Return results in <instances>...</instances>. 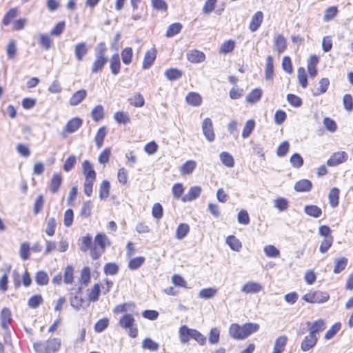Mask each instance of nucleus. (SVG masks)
<instances>
[{
	"mask_svg": "<svg viewBox=\"0 0 353 353\" xmlns=\"http://www.w3.org/2000/svg\"><path fill=\"white\" fill-rule=\"evenodd\" d=\"M62 183V176L60 173H54L50 183V190L54 194L58 192Z\"/></svg>",
	"mask_w": 353,
	"mask_h": 353,
	"instance_id": "nucleus-21",
	"label": "nucleus"
},
{
	"mask_svg": "<svg viewBox=\"0 0 353 353\" xmlns=\"http://www.w3.org/2000/svg\"><path fill=\"white\" fill-rule=\"evenodd\" d=\"M312 188V183L307 179H301L294 185V190L296 192H309Z\"/></svg>",
	"mask_w": 353,
	"mask_h": 353,
	"instance_id": "nucleus-22",
	"label": "nucleus"
},
{
	"mask_svg": "<svg viewBox=\"0 0 353 353\" xmlns=\"http://www.w3.org/2000/svg\"><path fill=\"white\" fill-rule=\"evenodd\" d=\"M304 212L310 216L319 218L322 214L321 209L315 205H307L304 207Z\"/></svg>",
	"mask_w": 353,
	"mask_h": 353,
	"instance_id": "nucleus-25",
	"label": "nucleus"
},
{
	"mask_svg": "<svg viewBox=\"0 0 353 353\" xmlns=\"http://www.w3.org/2000/svg\"><path fill=\"white\" fill-rule=\"evenodd\" d=\"M128 102L131 105L137 108H141L145 104L144 98L140 93H136L132 97L129 98Z\"/></svg>",
	"mask_w": 353,
	"mask_h": 353,
	"instance_id": "nucleus-31",
	"label": "nucleus"
},
{
	"mask_svg": "<svg viewBox=\"0 0 353 353\" xmlns=\"http://www.w3.org/2000/svg\"><path fill=\"white\" fill-rule=\"evenodd\" d=\"M274 74V65H273V58L271 56H268L266 59L265 69V77L267 80L272 79Z\"/></svg>",
	"mask_w": 353,
	"mask_h": 353,
	"instance_id": "nucleus-32",
	"label": "nucleus"
},
{
	"mask_svg": "<svg viewBox=\"0 0 353 353\" xmlns=\"http://www.w3.org/2000/svg\"><path fill=\"white\" fill-rule=\"evenodd\" d=\"M263 286L254 281H249L242 285L241 291L245 294H255L262 290Z\"/></svg>",
	"mask_w": 353,
	"mask_h": 353,
	"instance_id": "nucleus-9",
	"label": "nucleus"
},
{
	"mask_svg": "<svg viewBox=\"0 0 353 353\" xmlns=\"http://www.w3.org/2000/svg\"><path fill=\"white\" fill-rule=\"evenodd\" d=\"M259 329V325L257 323H247L241 326L237 323H232L230 326L229 334L234 339L242 340L256 332Z\"/></svg>",
	"mask_w": 353,
	"mask_h": 353,
	"instance_id": "nucleus-1",
	"label": "nucleus"
},
{
	"mask_svg": "<svg viewBox=\"0 0 353 353\" xmlns=\"http://www.w3.org/2000/svg\"><path fill=\"white\" fill-rule=\"evenodd\" d=\"M330 85V81L327 78H322L319 82V87L312 92L314 96H319L325 93Z\"/></svg>",
	"mask_w": 353,
	"mask_h": 353,
	"instance_id": "nucleus-26",
	"label": "nucleus"
},
{
	"mask_svg": "<svg viewBox=\"0 0 353 353\" xmlns=\"http://www.w3.org/2000/svg\"><path fill=\"white\" fill-rule=\"evenodd\" d=\"M226 243L230 246V248L234 250V251H236V252H239L241 247H242V245H241V243L240 242V241L236 238L234 236H229L227 239H226Z\"/></svg>",
	"mask_w": 353,
	"mask_h": 353,
	"instance_id": "nucleus-36",
	"label": "nucleus"
},
{
	"mask_svg": "<svg viewBox=\"0 0 353 353\" xmlns=\"http://www.w3.org/2000/svg\"><path fill=\"white\" fill-rule=\"evenodd\" d=\"M328 198L331 207H336L339 204V190L336 188H332L329 192Z\"/></svg>",
	"mask_w": 353,
	"mask_h": 353,
	"instance_id": "nucleus-34",
	"label": "nucleus"
},
{
	"mask_svg": "<svg viewBox=\"0 0 353 353\" xmlns=\"http://www.w3.org/2000/svg\"><path fill=\"white\" fill-rule=\"evenodd\" d=\"M348 155L344 152H336L332 154L330 158L327 161L328 166L334 167L345 162L347 160Z\"/></svg>",
	"mask_w": 353,
	"mask_h": 353,
	"instance_id": "nucleus-7",
	"label": "nucleus"
},
{
	"mask_svg": "<svg viewBox=\"0 0 353 353\" xmlns=\"http://www.w3.org/2000/svg\"><path fill=\"white\" fill-rule=\"evenodd\" d=\"M196 167V162L194 160L187 161L183 163L181 168L180 172L181 175H189L192 173Z\"/></svg>",
	"mask_w": 353,
	"mask_h": 353,
	"instance_id": "nucleus-23",
	"label": "nucleus"
},
{
	"mask_svg": "<svg viewBox=\"0 0 353 353\" xmlns=\"http://www.w3.org/2000/svg\"><path fill=\"white\" fill-rule=\"evenodd\" d=\"M18 10L17 8L10 9L4 16L3 23L4 26H8L11 21L17 16Z\"/></svg>",
	"mask_w": 353,
	"mask_h": 353,
	"instance_id": "nucleus-59",
	"label": "nucleus"
},
{
	"mask_svg": "<svg viewBox=\"0 0 353 353\" xmlns=\"http://www.w3.org/2000/svg\"><path fill=\"white\" fill-rule=\"evenodd\" d=\"M145 261L143 256H139L132 259L128 263V268L130 270H134L138 269Z\"/></svg>",
	"mask_w": 353,
	"mask_h": 353,
	"instance_id": "nucleus-64",
	"label": "nucleus"
},
{
	"mask_svg": "<svg viewBox=\"0 0 353 353\" xmlns=\"http://www.w3.org/2000/svg\"><path fill=\"white\" fill-rule=\"evenodd\" d=\"M193 329L188 328L186 325H183L179 329V337L182 343H186L192 336Z\"/></svg>",
	"mask_w": 353,
	"mask_h": 353,
	"instance_id": "nucleus-30",
	"label": "nucleus"
},
{
	"mask_svg": "<svg viewBox=\"0 0 353 353\" xmlns=\"http://www.w3.org/2000/svg\"><path fill=\"white\" fill-rule=\"evenodd\" d=\"M92 204L90 201L84 202L81 206L80 214L83 217H89L91 214Z\"/></svg>",
	"mask_w": 353,
	"mask_h": 353,
	"instance_id": "nucleus-62",
	"label": "nucleus"
},
{
	"mask_svg": "<svg viewBox=\"0 0 353 353\" xmlns=\"http://www.w3.org/2000/svg\"><path fill=\"white\" fill-rule=\"evenodd\" d=\"M288 338L285 336H281L276 339L272 353H281L287 344Z\"/></svg>",
	"mask_w": 353,
	"mask_h": 353,
	"instance_id": "nucleus-27",
	"label": "nucleus"
},
{
	"mask_svg": "<svg viewBox=\"0 0 353 353\" xmlns=\"http://www.w3.org/2000/svg\"><path fill=\"white\" fill-rule=\"evenodd\" d=\"M43 298L41 295H34L29 299L28 305L29 307L35 309L37 308L43 303Z\"/></svg>",
	"mask_w": 353,
	"mask_h": 353,
	"instance_id": "nucleus-58",
	"label": "nucleus"
},
{
	"mask_svg": "<svg viewBox=\"0 0 353 353\" xmlns=\"http://www.w3.org/2000/svg\"><path fill=\"white\" fill-rule=\"evenodd\" d=\"M306 325L308 327L309 334L314 337H318L317 335L325 329V323L322 319L314 322L307 321Z\"/></svg>",
	"mask_w": 353,
	"mask_h": 353,
	"instance_id": "nucleus-5",
	"label": "nucleus"
},
{
	"mask_svg": "<svg viewBox=\"0 0 353 353\" xmlns=\"http://www.w3.org/2000/svg\"><path fill=\"white\" fill-rule=\"evenodd\" d=\"M100 295V285L98 283L94 284L90 289L88 299L91 302H96L99 300Z\"/></svg>",
	"mask_w": 353,
	"mask_h": 353,
	"instance_id": "nucleus-44",
	"label": "nucleus"
},
{
	"mask_svg": "<svg viewBox=\"0 0 353 353\" xmlns=\"http://www.w3.org/2000/svg\"><path fill=\"white\" fill-rule=\"evenodd\" d=\"M263 252L267 256L270 258H276L280 255L279 250L272 245H265L263 248Z\"/></svg>",
	"mask_w": 353,
	"mask_h": 353,
	"instance_id": "nucleus-49",
	"label": "nucleus"
},
{
	"mask_svg": "<svg viewBox=\"0 0 353 353\" xmlns=\"http://www.w3.org/2000/svg\"><path fill=\"white\" fill-rule=\"evenodd\" d=\"M30 244L28 242L21 243L19 249V254L23 260L26 261L30 258Z\"/></svg>",
	"mask_w": 353,
	"mask_h": 353,
	"instance_id": "nucleus-55",
	"label": "nucleus"
},
{
	"mask_svg": "<svg viewBox=\"0 0 353 353\" xmlns=\"http://www.w3.org/2000/svg\"><path fill=\"white\" fill-rule=\"evenodd\" d=\"M318 341V337H314L311 334L306 336L301 343V349L303 352H307L313 348Z\"/></svg>",
	"mask_w": 353,
	"mask_h": 353,
	"instance_id": "nucleus-11",
	"label": "nucleus"
},
{
	"mask_svg": "<svg viewBox=\"0 0 353 353\" xmlns=\"http://www.w3.org/2000/svg\"><path fill=\"white\" fill-rule=\"evenodd\" d=\"M81 288H79L77 294L70 299V305L77 311L81 309L83 303V299L81 296Z\"/></svg>",
	"mask_w": 353,
	"mask_h": 353,
	"instance_id": "nucleus-20",
	"label": "nucleus"
},
{
	"mask_svg": "<svg viewBox=\"0 0 353 353\" xmlns=\"http://www.w3.org/2000/svg\"><path fill=\"white\" fill-rule=\"evenodd\" d=\"M341 327V324L340 323H336L334 324L330 329H329L326 333L325 334V339L330 340L332 339L335 334L340 330Z\"/></svg>",
	"mask_w": 353,
	"mask_h": 353,
	"instance_id": "nucleus-60",
	"label": "nucleus"
},
{
	"mask_svg": "<svg viewBox=\"0 0 353 353\" xmlns=\"http://www.w3.org/2000/svg\"><path fill=\"white\" fill-rule=\"evenodd\" d=\"M108 245L110 241L105 234L101 233L97 234L94 240V247L90 250L91 257L93 259H99Z\"/></svg>",
	"mask_w": 353,
	"mask_h": 353,
	"instance_id": "nucleus-2",
	"label": "nucleus"
},
{
	"mask_svg": "<svg viewBox=\"0 0 353 353\" xmlns=\"http://www.w3.org/2000/svg\"><path fill=\"white\" fill-rule=\"evenodd\" d=\"M88 52V48L84 42L79 43L74 46V54L78 61H81Z\"/></svg>",
	"mask_w": 353,
	"mask_h": 353,
	"instance_id": "nucleus-17",
	"label": "nucleus"
},
{
	"mask_svg": "<svg viewBox=\"0 0 353 353\" xmlns=\"http://www.w3.org/2000/svg\"><path fill=\"white\" fill-rule=\"evenodd\" d=\"M56 226H57L56 219L53 217L49 218L47 221L46 233L48 236H53L55 233Z\"/></svg>",
	"mask_w": 353,
	"mask_h": 353,
	"instance_id": "nucleus-54",
	"label": "nucleus"
},
{
	"mask_svg": "<svg viewBox=\"0 0 353 353\" xmlns=\"http://www.w3.org/2000/svg\"><path fill=\"white\" fill-rule=\"evenodd\" d=\"M286 47L287 43L285 37L281 34H276L274 38V50L279 54H281L285 50Z\"/></svg>",
	"mask_w": 353,
	"mask_h": 353,
	"instance_id": "nucleus-10",
	"label": "nucleus"
},
{
	"mask_svg": "<svg viewBox=\"0 0 353 353\" xmlns=\"http://www.w3.org/2000/svg\"><path fill=\"white\" fill-rule=\"evenodd\" d=\"M190 231V227L186 223H180L176 230V238L181 240L188 234Z\"/></svg>",
	"mask_w": 353,
	"mask_h": 353,
	"instance_id": "nucleus-38",
	"label": "nucleus"
},
{
	"mask_svg": "<svg viewBox=\"0 0 353 353\" xmlns=\"http://www.w3.org/2000/svg\"><path fill=\"white\" fill-rule=\"evenodd\" d=\"M274 206L279 211H285L288 208V201L283 197H279L274 200Z\"/></svg>",
	"mask_w": 353,
	"mask_h": 353,
	"instance_id": "nucleus-51",
	"label": "nucleus"
},
{
	"mask_svg": "<svg viewBox=\"0 0 353 353\" xmlns=\"http://www.w3.org/2000/svg\"><path fill=\"white\" fill-rule=\"evenodd\" d=\"M255 126V122L253 119H250L247 121L245 123L243 130L242 132V137L245 139L248 138L250 134L252 133V130H254Z\"/></svg>",
	"mask_w": 353,
	"mask_h": 353,
	"instance_id": "nucleus-52",
	"label": "nucleus"
},
{
	"mask_svg": "<svg viewBox=\"0 0 353 353\" xmlns=\"http://www.w3.org/2000/svg\"><path fill=\"white\" fill-rule=\"evenodd\" d=\"M217 293V289L214 288H203L200 290L199 296L201 299H208L213 298Z\"/></svg>",
	"mask_w": 353,
	"mask_h": 353,
	"instance_id": "nucleus-42",
	"label": "nucleus"
},
{
	"mask_svg": "<svg viewBox=\"0 0 353 353\" xmlns=\"http://www.w3.org/2000/svg\"><path fill=\"white\" fill-rule=\"evenodd\" d=\"M302 299L310 303H323L328 301L330 295L326 292L311 291L303 295Z\"/></svg>",
	"mask_w": 353,
	"mask_h": 353,
	"instance_id": "nucleus-4",
	"label": "nucleus"
},
{
	"mask_svg": "<svg viewBox=\"0 0 353 353\" xmlns=\"http://www.w3.org/2000/svg\"><path fill=\"white\" fill-rule=\"evenodd\" d=\"M106 133V128L104 126L101 127L98 130L94 138L96 145L98 148H100L102 146Z\"/></svg>",
	"mask_w": 353,
	"mask_h": 353,
	"instance_id": "nucleus-41",
	"label": "nucleus"
},
{
	"mask_svg": "<svg viewBox=\"0 0 353 353\" xmlns=\"http://www.w3.org/2000/svg\"><path fill=\"white\" fill-rule=\"evenodd\" d=\"M17 45L14 39H10L6 48V54L9 59H14L17 55Z\"/></svg>",
	"mask_w": 353,
	"mask_h": 353,
	"instance_id": "nucleus-40",
	"label": "nucleus"
},
{
	"mask_svg": "<svg viewBox=\"0 0 353 353\" xmlns=\"http://www.w3.org/2000/svg\"><path fill=\"white\" fill-rule=\"evenodd\" d=\"M73 272H74V270H73L72 266H71V265H68L65 268L64 276H63V277H64L63 281H64L65 283H66V284L72 283V282L74 281Z\"/></svg>",
	"mask_w": 353,
	"mask_h": 353,
	"instance_id": "nucleus-61",
	"label": "nucleus"
},
{
	"mask_svg": "<svg viewBox=\"0 0 353 353\" xmlns=\"http://www.w3.org/2000/svg\"><path fill=\"white\" fill-rule=\"evenodd\" d=\"M262 90L259 88L254 89L246 97V101L250 103H254L259 101L262 96Z\"/></svg>",
	"mask_w": 353,
	"mask_h": 353,
	"instance_id": "nucleus-35",
	"label": "nucleus"
},
{
	"mask_svg": "<svg viewBox=\"0 0 353 353\" xmlns=\"http://www.w3.org/2000/svg\"><path fill=\"white\" fill-rule=\"evenodd\" d=\"M83 172L85 177H94L96 178V172L93 169L91 163L88 160H85L82 163Z\"/></svg>",
	"mask_w": 353,
	"mask_h": 353,
	"instance_id": "nucleus-33",
	"label": "nucleus"
},
{
	"mask_svg": "<svg viewBox=\"0 0 353 353\" xmlns=\"http://www.w3.org/2000/svg\"><path fill=\"white\" fill-rule=\"evenodd\" d=\"M48 352H56L59 351L61 347V339L53 338L46 341Z\"/></svg>",
	"mask_w": 353,
	"mask_h": 353,
	"instance_id": "nucleus-39",
	"label": "nucleus"
},
{
	"mask_svg": "<svg viewBox=\"0 0 353 353\" xmlns=\"http://www.w3.org/2000/svg\"><path fill=\"white\" fill-rule=\"evenodd\" d=\"M182 29V25L179 23H173L168 28L166 31L167 37H172L178 34Z\"/></svg>",
	"mask_w": 353,
	"mask_h": 353,
	"instance_id": "nucleus-53",
	"label": "nucleus"
},
{
	"mask_svg": "<svg viewBox=\"0 0 353 353\" xmlns=\"http://www.w3.org/2000/svg\"><path fill=\"white\" fill-rule=\"evenodd\" d=\"M347 263V259L345 257L339 259L335 260V265L334 267V272L335 274L340 273L342 270H343Z\"/></svg>",
	"mask_w": 353,
	"mask_h": 353,
	"instance_id": "nucleus-56",
	"label": "nucleus"
},
{
	"mask_svg": "<svg viewBox=\"0 0 353 353\" xmlns=\"http://www.w3.org/2000/svg\"><path fill=\"white\" fill-rule=\"evenodd\" d=\"M95 57L96 59L91 68V72L93 74L101 72L108 62V58L106 57H102L101 53L95 56Z\"/></svg>",
	"mask_w": 353,
	"mask_h": 353,
	"instance_id": "nucleus-8",
	"label": "nucleus"
},
{
	"mask_svg": "<svg viewBox=\"0 0 353 353\" xmlns=\"http://www.w3.org/2000/svg\"><path fill=\"white\" fill-rule=\"evenodd\" d=\"M132 49L130 47L125 48L121 54V59L125 65H129L132 62Z\"/></svg>",
	"mask_w": 353,
	"mask_h": 353,
	"instance_id": "nucleus-47",
	"label": "nucleus"
},
{
	"mask_svg": "<svg viewBox=\"0 0 353 353\" xmlns=\"http://www.w3.org/2000/svg\"><path fill=\"white\" fill-rule=\"evenodd\" d=\"M87 96V92L84 89L75 92L69 100L70 105L76 106L79 105Z\"/></svg>",
	"mask_w": 353,
	"mask_h": 353,
	"instance_id": "nucleus-16",
	"label": "nucleus"
},
{
	"mask_svg": "<svg viewBox=\"0 0 353 353\" xmlns=\"http://www.w3.org/2000/svg\"><path fill=\"white\" fill-rule=\"evenodd\" d=\"M185 100L189 105L192 106H199L201 105L202 99L199 94L196 92H190L185 97Z\"/></svg>",
	"mask_w": 353,
	"mask_h": 353,
	"instance_id": "nucleus-28",
	"label": "nucleus"
},
{
	"mask_svg": "<svg viewBox=\"0 0 353 353\" xmlns=\"http://www.w3.org/2000/svg\"><path fill=\"white\" fill-rule=\"evenodd\" d=\"M202 131L205 139L212 142L214 140L215 134L214 132L212 121L210 118H205L202 123Z\"/></svg>",
	"mask_w": 353,
	"mask_h": 353,
	"instance_id": "nucleus-6",
	"label": "nucleus"
},
{
	"mask_svg": "<svg viewBox=\"0 0 353 353\" xmlns=\"http://www.w3.org/2000/svg\"><path fill=\"white\" fill-rule=\"evenodd\" d=\"M263 19V14L261 11L256 12L251 19L249 28L251 32H255L260 27Z\"/></svg>",
	"mask_w": 353,
	"mask_h": 353,
	"instance_id": "nucleus-13",
	"label": "nucleus"
},
{
	"mask_svg": "<svg viewBox=\"0 0 353 353\" xmlns=\"http://www.w3.org/2000/svg\"><path fill=\"white\" fill-rule=\"evenodd\" d=\"M35 281L39 285H46L49 282V276L45 271L40 270L36 274Z\"/></svg>",
	"mask_w": 353,
	"mask_h": 353,
	"instance_id": "nucleus-43",
	"label": "nucleus"
},
{
	"mask_svg": "<svg viewBox=\"0 0 353 353\" xmlns=\"http://www.w3.org/2000/svg\"><path fill=\"white\" fill-rule=\"evenodd\" d=\"M119 325L123 329H129L128 335L132 338H136L138 334V329L135 325V319L130 314L123 315L119 321Z\"/></svg>",
	"mask_w": 353,
	"mask_h": 353,
	"instance_id": "nucleus-3",
	"label": "nucleus"
},
{
	"mask_svg": "<svg viewBox=\"0 0 353 353\" xmlns=\"http://www.w3.org/2000/svg\"><path fill=\"white\" fill-rule=\"evenodd\" d=\"M91 116L95 121H101L104 117V109L101 105H97L91 112Z\"/></svg>",
	"mask_w": 353,
	"mask_h": 353,
	"instance_id": "nucleus-46",
	"label": "nucleus"
},
{
	"mask_svg": "<svg viewBox=\"0 0 353 353\" xmlns=\"http://www.w3.org/2000/svg\"><path fill=\"white\" fill-rule=\"evenodd\" d=\"M205 58L204 53L197 50H192L187 53V59L191 63H201L204 61Z\"/></svg>",
	"mask_w": 353,
	"mask_h": 353,
	"instance_id": "nucleus-14",
	"label": "nucleus"
},
{
	"mask_svg": "<svg viewBox=\"0 0 353 353\" xmlns=\"http://www.w3.org/2000/svg\"><path fill=\"white\" fill-rule=\"evenodd\" d=\"M297 77L299 84L302 88H305L307 86V77L305 70L301 67L297 70Z\"/></svg>",
	"mask_w": 353,
	"mask_h": 353,
	"instance_id": "nucleus-50",
	"label": "nucleus"
},
{
	"mask_svg": "<svg viewBox=\"0 0 353 353\" xmlns=\"http://www.w3.org/2000/svg\"><path fill=\"white\" fill-rule=\"evenodd\" d=\"M157 51L154 48L148 50L145 54L143 61V69L146 70L150 68L154 63L156 59Z\"/></svg>",
	"mask_w": 353,
	"mask_h": 353,
	"instance_id": "nucleus-12",
	"label": "nucleus"
},
{
	"mask_svg": "<svg viewBox=\"0 0 353 353\" xmlns=\"http://www.w3.org/2000/svg\"><path fill=\"white\" fill-rule=\"evenodd\" d=\"M90 281V271L88 267H84L81 271L79 282L82 285H87Z\"/></svg>",
	"mask_w": 353,
	"mask_h": 353,
	"instance_id": "nucleus-57",
	"label": "nucleus"
},
{
	"mask_svg": "<svg viewBox=\"0 0 353 353\" xmlns=\"http://www.w3.org/2000/svg\"><path fill=\"white\" fill-rule=\"evenodd\" d=\"M201 192V188L199 186H193L190 188L188 192L185 194L181 200L183 202L192 201L199 196Z\"/></svg>",
	"mask_w": 353,
	"mask_h": 353,
	"instance_id": "nucleus-15",
	"label": "nucleus"
},
{
	"mask_svg": "<svg viewBox=\"0 0 353 353\" xmlns=\"http://www.w3.org/2000/svg\"><path fill=\"white\" fill-rule=\"evenodd\" d=\"M114 120L120 124H127L130 122V118L128 112L123 111H118L114 114Z\"/></svg>",
	"mask_w": 353,
	"mask_h": 353,
	"instance_id": "nucleus-37",
	"label": "nucleus"
},
{
	"mask_svg": "<svg viewBox=\"0 0 353 353\" xmlns=\"http://www.w3.org/2000/svg\"><path fill=\"white\" fill-rule=\"evenodd\" d=\"M82 119L79 117H75L70 119L65 127V132L68 133H73L76 132L82 124Z\"/></svg>",
	"mask_w": 353,
	"mask_h": 353,
	"instance_id": "nucleus-19",
	"label": "nucleus"
},
{
	"mask_svg": "<svg viewBox=\"0 0 353 353\" xmlns=\"http://www.w3.org/2000/svg\"><path fill=\"white\" fill-rule=\"evenodd\" d=\"M165 75L168 79L174 81L181 77L182 72L176 68H170L165 72Z\"/></svg>",
	"mask_w": 353,
	"mask_h": 353,
	"instance_id": "nucleus-48",
	"label": "nucleus"
},
{
	"mask_svg": "<svg viewBox=\"0 0 353 353\" xmlns=\"http://www.w3.org/2000/svg\"><path fill=\"white\" fill-rule=\"evenodd\" d=\"M110 183L108 181H103L101 185H100V190H99V198L101 200L106 199L110 194Z\"/></svg>",
	"mask_w": 353,
	"mask_h": 353,
	"instance_id": "nucleus-45",
	"label": "nucleus"
},
{
	"mask_svg": "<svg viewBox=\"0 0 353 353\" xmlns=\"http://www.w3.org/2000/svg\"><path fill=\"white\" fill-rule=\"evenodd\" d=\"M220 330L217 327L211 329L209 334V343L214 345L217 344L219 341Z\"/></svg>",
	"mask_w": 353,
	"mask_h": 353,
	"instance_id": "nucleus-63",
	"label": "nucleus"
},
{
	"mask_svg": "<svg viewBox=\"0 0 353 353\" xmlns=\"http://www.w3.org/2000/svg\"><path fill=\"white\" fill-rule=\"evenodd\" d=\"M12 321V314L10 310L4 307L1 312V325L3 329L7 330Z\"/></svg>",
	"mask_w": 353,
	"mask_h": 353,
	"instance_id": "nucleus-18",
	"label": "nucleus"
},
{
	"mask_svg": "<svg viewBox=\"0 0 353 353\" xmlns=\"http://www.w3.org/2000/svg\"><path fill=\"white\" fill-rule=\"evenodd\" d=\"M220 161L228 168H232L234 165L233 157L228 152H222L219 154Z\"/></svg>",
	"mask_w": 353,
	"mask_h": 353,
	"instance_id": "nucleus-29",
	"label": "nucleus"
},
{
	"mask_svg": "<svg viewBox=\"0 0 353 353\" xmlns=\"http://www.w3.org/2000/svg\"><path fill=\"white\" fill-rule=\"evenodd\" d=\"M110 70L114 75H117L120 72L121 62L118 53L114 54L110 59Z\"/></svg>",
	"mask_w": 353,
	"mask_h": 353,
	"instance_id": "nucleus-24",
	"label": "nucleus"
}]
</instances>
